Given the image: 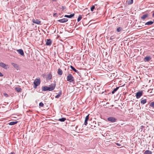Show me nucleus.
Segmentation results:
<instances>
[{"label": "nucleus", "instance_id": "nucleus-1", "mask_svg": "<svg viewBox=\"0 0 154 154\" xmlns=\"http://www.w3.org/2000/svg\"><path fill=\"white\" fill-rule=\"evenodd\" d=\"M67 81L70 82H72L74 81V79L72 74H68L66 78Z\"/></svg>", "mask_w": 154, "mask_h": 154}, {"label": "nucleus", "instance_id": "nucleus-2", "mask_svg": "<svg viewBox=\"0 0 154 154\" xmlns=\"http://www.w3.org/2000/svg\"><path fill=\"white\" fill-rule=\"evenodd\" d=\"M41 82V80L40 79H36L34 80V85L33 88H36L37 86L39 85Z\"/></svg>", "mask_w": 154, "mask_h": 154}, {"label": "nucleus", "instance_id": "nucleus-3", "mask_svg": "<svg viewBox=\"0 0 154 154\" xmlns=\"http://www.w3.org/2000/svg\"><path fill=\"white\" fill-rule=\"evenodd\" d=\"M143 92L142 91L137 92L136 95V97L137 99L139 98L143 95Z\"/></svg>", "mask_w": 154, "mask_h": 154}, {"label": "nucleus", "instance_id": "nucleus-4", "mask_svg": "<svg viewBox=\"0 0 154 154\" xmlns=\"http://www.w3.org/2000/svg\"><path fill=\"white\" fill-rule=\"evenodd\" d=\"M107 120L111 122H116L117 119L113 117H110L107 118Z\"/></svg>", "mask_w": 154, "mask_h": 154}, {"label": "nucleus", "instance_id": "nucleus-5", "mask_svg": "<svg viewBox=\"0 0 154 154\" xmlns=\"http://www.w3.org/2000/svg\"><path fill=\"white\" fill-rule=\"evenodd\" d=\"M0 66L5 69H7L9 68V67L8 65H6L2 62H0Z\"/></svg>", "mask_w": 154, "mask_h": 154}, {"label": "nucleus", "instance_id": "nucleus-6", "mask_svg": "<svg viewBox=\"0 0 154 154\" xmlns=\"http://www.w3.org/2000/svg\"><path fill=\"white\" fill-rule=\"evenodd\" d=\"M56 85V84L55 83L49 85V86H48L49 88V91L53 90L55 88Z\"/></svg>", "mask_w": 154, "mask_h": 154}, {"label": "nucleus", "instance_id": "nucleus-7", "mask_svg": "<svg viewBox=\"0 0 154 154\" xmlns=\"http://www.w3.org/2000/svg\"><path fill=\"white\" fill-rule=\"evenodd\" d=\"M152 59L151 57L150 56H147L144 57L143 60L145 62L149 61Z\"/></svg>", "mask_w": 154, "mask_h": 154}, {"label": "nucleus", "instance_id": "nucleus-8", "mask_svg": "<svg viewBox=\"0 0 154 154\" xmlns=\"http://www.w3.org/2000/svg\"><path fill=\"white\" fill-rule=\"evenodd\" d=\"M68 20L66 18H64L58 20L57 21L60 23H64L68 21Z\"/></svg>", "mask_w": 154, "mask_h": 154}, {"label": "nucleus", "instance_id": "nucleus-9", "mask_svg": "<svg viewBox=\"0 0 154 154\" xmlns=\"http://www.w3.org/2000/svg\"><path fill=\"white\" fill-rule=\"evenodd\" d=\"M32 22L33 23L38 24H39L41 22V21L36 19H33L32 20Z\"/></svg>", "mask_w": 154, "mask_h": 154}, {"label": "nucleus", "instance_id": "nucleus-10", "mask_svg": "<svg viewBox=\"0 0 154 154\" xmlns=\"http://www.w3.org/2000/svg\"><path fill=\"white\" fill-rule=\"evenodd\" d=\"M149 16V14H146L144 15H143L142 17H141V19L144 20L146 18L148 17Z\"/></svg>", "mask_w": 154, "mask_h": 154}, {"label": "nucleus", "instance_id": "nucleus-11", "mask_svg": "<svg viewBox=\"0 0 154 154\" xmlns=\"http://www.w3.org/2000/svg\"><path fill=\"white\" fill-rule=\"evenodd\" d=\"M52 44V41L51 39H47V41L46 42V45H47L50 46Z\"/></svg>", "mask_w": 154, "mask_h": 154}, {"label": "nucleus", "instance_id": "nucleus-12", "mask_svg": "<svg viewBox=\"0 0 154 154\" xmlns=\"http://www.w3.org/2000/svg\"><path fill=\"white\" fill-rule=\"evenodd\" d=\"M17 51L21 55L23 56L24 55V53L23 50L22 49H19L17 50Z\"/></svg>", "mask_w": 154, "mask_h": 154}, {"label": "nucleus", "instance_id": "nucleus-13", "mask_svg": "<svg viewBox=\"0 0 154 154\" xmlns=\"http://www.w3.org/2000/svg\"><path fill=\"white\" fill-rule=\"evenodd\" d=\"M42 90L43 91H49V89L48 86H43L42 87Z\"/></svg>", "mask_w": 154, "mask_h": 154}, {"label": "nucleus", "instance_id": "nucleus-14", "mask_svg": "<svg viewBox=\"0 0 154 154\" xmlns=\"http://www.w3.org/2000/svg\"><path fill=\"white\" fill-rule=\"evenodd\" d=\"M75 15V14L73 13L72 14H71L70 15H64V17H65L68 18H72Z\"/></svg>", "mask_w": 154, "mask_h": 154}, {"label": "nucleus", "instance_id": "nucleus-15", "mask_svg": "<svg viewBox=\"0 0 154 154\" xmlns=\"http://www.w3.org/2000/svg\"><path fill=\"white\" fill-rule=\"evenodd\" d=\"M149 107L150 108H154V101L150 102L149 103Z\"/></svg>", "mask_w": 154, "mask_h": 154}, {"label": "nucleus", "instance_id": "nucleus-16", "mask_svg": "<svg viewBox=\"0 0 154 154\" xmlns=\"http://www.w3.org/2000/svg\"><path fill=\"white\" fill-rule=\"evenodd\" d=\"M142 98L140 100V103L142 105L145 104L146 102V99H143Z\"/></svg>", "mask_w": 154, "mask_h": 154}, {"label": "nucleus", "instance_id": "nucleus-17", "mask_svg": "<svg viewBox=\"0 0 154 154\" xmlns=\"http://www.w3.org/2000/svg\"><path fill=\"white\" fill-rule=\"evenodd\" d=\"M18 122L17 121L11 122H10V123H9L8 124L9 125H14L17 124Z\"/></svg>", "mask_w": 154, "mask_h": 154}, {"label": "nucleus", "instance_id": "nucleus-18", "mask_svg": "<svg viewBox=\"0 0 154 154\" xmlns=\"http://www.w3.org/2000/svg\"><path fill=\"white\" fill-rule=\"evenodd\" d=\"M57 73L59 75H61L63 74L62 70L60 68H59L57 70Z\"/></svg>", "mask_w": 154, "mask_h": 154}, {"label": "nucleus", "instance_id": "nucleus-19", "mask_svg": "<svg viewBox=\"0 0 154 154\" xmlns=\"http://www.w3.org/2000/svg\"><path fill=\"white\" fill-rule=\"evenodd\" d=\"M62 94V91L60 90L59 92V93L57 95L55 96V98H58Z\"/></svg>", "mask_w": 154, "mask_h": 154}, {"label": "nucleus", "instance_id": "nucleus-20", "mask_svg": "<svg viewBox=\"0 0 154 154\" xmlns=\"http://www.w3.org/2000/svg\"><path fill=\"white\" fill-rule=\"evenodd\" d=\"M11 64L16 69H18L19 67L18 65L17 64L14 63H12Z\"/></svg>", "mask_w": 154, "mask_h": 154}, {"label": "nucleus", "instance_id": "nucleus-21", "mask_svg": "<svg viewBox=\"0 0 154 154\" xmlns=\"http://www.w3.org/2000/svg\"><path fill=\"white\" fill-rule=\"evenodd\" d=\"M52 78V75L51 73H50L48 75L47 79L48 80H50Z\"/></svg>", "mask_w": 154, "mask_h": 154}, {"label": "nucleus", "instance_id": "nucleus-22", "mask_svg": "<svg viewBox=\"0 0 154 154\" xmlns=\"http://www.w3.org/2000/svg\"><path fill=\"white\" fill-rule=\"evenodd\" d=\"M154 22L152 21H149L145 23V25H151L153 24Z\"/></svg>", "mask_w": 154, "mask_h": 154}, {"label": "nucleus", "instance_id": "nucleus-23", "mask_svg": "<svg viewBox=\"0 0 154 154\" xmlns=\"http://www.w3.org/2000/svg\"><path fill=\"white\" fill-rule=\"evenodd\" d=\"M127 2L128 5H131L133 3V0H127Z\"/></svg>", "mask_w": 154, "mask_h": 154}, {"label": "nucleus", "instance_id": "nucleus-24", "mask_svg": "<svg viewBox=\"0 0 154 154\" xmlns=\"http://www.w3.org/2000/svg\"><path fill=\"white\" fill-rule=\"evenodd\" d=\"M120 87H116V88H115L112 92V93L113 94L115 93V92L119 89V88Z\"/></svg>", "mask_w": 154, "mask_h": 154}, {"label": "nucleus", "instance_id": "nucleus-25", "mask_svg": "<svg viewBox=\"0 0 154 154\" xmlns=\"http://www.w3.org/2000/svg\"><path fill=\"white\" fill-rule=\"evenodd\" d=\"M144 154H152V152L150 151L146 150L144 152Z\"/></svg>", "mask_w": 154, "mask_h": 154}, {"label": "nucleus", "instance_id": "nucleus-26", "mask_svg": "<svg viewBox=\"0 0 154 154\" xmlns=\"http://www.w3.org/2000/svg\"><path fill=\"white\" fill-rule=\"evenodd\" d=\"M66 120V119L65 118H60L58 120L60 122H64Z\"/></svg>", "mask_w": 154, "mask_h": 154}, {"label": "nucleus", "instance_id": "nucleus-27", "mask_svg": "<svg viewBox=\"0 0 154 154\" xmlns=\"http://www.w3.org/2000/svg\"><path fill=\"white\" fill-rule=\"evenodd\" d=\"M70 68L75 72H78V71L76 69H75L72 66H70Z\"/></svg>", "mask_w": 154, "mask_h": 154}, {"label": "nucleus", "instance_id": "nucleus-28", "mask_svg": "<svg viewBox=\"0 0 154 154\" xmlns=\"http://www.w3.org/2000/svg\"><path fill=\"white\" fill-rule=\"evenodd\" d=\"M82 15H80L78 17V18L77 21L78 22H79L82 19Z\"/></svg>", "mask_w": 154, "mask_h": 154}, {"label": "nucleus", "instance_id": "nucleus-29", "mask_svg": "<svg viewBox=\"0 0 154 154\" xmlns=\"http://www.w3.org/2000/svg\"><path fill=\"white\" fill-rule=\"evenodd\" d=\"M15 89L18 92H20L21 91V89L20 88H15Z\"/></svg>", "mask_w": 154, "mask_h": 154}, {"label": "nucleus", "instance_id": "nucleus-30", "mask_svg": "<svg viewBox=\"0 0 154 154\" xmlns=\"http://www.w3.org/2000/svg\"><path fill=\"white\" fill-rule=\"evenodd\" d=\"M115 38H116V37L115 36H114V35H112L110 37V38H109V40H112L114 39Z\"/></svg>", "mask_w": 154, "mask_h": 154}, {"label": "nucleus", "instance_id": "nucleus-31", "mask_svg": "<svg viewBox=\"0 0 154 154\" xmlns=\"http://www.w3.org/2000/svg\"><path fill=\"white\" fill-rule=\"evenodd\" d=\"M95 8V7L94 5H93L91 8V11H93V10Z\"/></svg>", "mask_w": 154, "mask_h": 154}, {"label": "nucleus", "instance_id": "nucleus-32", "mask_svg": "<svg viewBox=\"0 0 154 154\" xmlns=\"http://www.w3.org/2000/svg\"><path fill=\"white\" fill-rule=\"evenodd\" d=\"M122 29V28L120 27H118L117 29V31L118 32H120L121 31Z\"/></svg>", "mask_w": 154, "mask_h": 154}, {"label": "nucleus", "instance_id": "nucleus-33", "mask_svg": "<svg viewBox=\"0 0 154 154\" xmlns=\"http://www.w3.org/2000/svg\"><path fill=\"white\" fill-rule=\"evenodd\" d=\"M39 106L40 107H43L44 106V104L42 102H40L39 103Z\"/></svg>", "mask_w": 154, "mask_h": 154}, {"label": "nucleus", "instance_id": "nucleus-34", "mask_svg": "<svg viewBox=\"0 0 154 154\" xmlns=\"http://www.w3.org/2000/svg\"><path fill=\"white\" fill-rule=\"evenodd\" d=\"M89 114H88L87 116H86L85 117V120H88H88L89 118Z\"/></svg>", "mask_w": 154, "mask_h": 154}, {"label": "nucleus", "instance_id": "nucleus-35", "mask_svg": "<svg viewBox=\"0 0 154 154\" xmlns=\"http://www.w3.org/2000/svg\"><path fill=\"white\" fill-rule=\"evenodd\" d=\"M88 120H85V122H84V125H86L88 124Z\"/></svg>", "mask_w": 154, "mask_h": 154}, {"label": "nucleus", "instance_id": "nucleus-36", "mask_svg": "<svg viewBox=\"0 0 154 154\" xmlns=\"http://www.w3.org/2000/svg\"><path fill=\"white\" fill-rule=\"evenodd\" d=\"M4 95L5 96H6V97H7L8 96V95L6 93H4Z\"/></svg>", "mask_w": 154, "mask_h": 154}, {"label": "nucleus", "instance_id": "nucleus-37", "mask_svg": "<svg viewBox=\"0 0 154 154\" xmlns=\"http://www.w3.org/2000/svg\"><path fill=\"white\" fill-rule=\"evenodd\" d=\"M152 17H154V10L152 12Z\"/></svg>", "mask_w": 154, "mask_h": 154}, {"label": "nucleus", "instance_id": "nucleus-38", "mask_svg": "<svg viewBox=\"0 0 154 154\" xmlns=\"http://www.w3.org/2000/svg\"><path fill=\"white\" fill-rule=\"evenodd\" d=\"M3 76V74L0 72V76Z\"/></svg>", "mask_w": 154, "mask_h": 154}, {"label": "nucleus", "instance_id": "nucleus-39", "mask_svg": "<svg viewBox=\"0 0 154 154\" xmlns=\"http://www.w3.org/2000/svg\"><path fill=\"white\" fill-rule=\"evenodd\" d=\"M57 14V13H55L54 14H53V16L54 17H55V16H56V15Z\"/></svg>", "mask_w": 154, "mask_h": 154}, {"label": "nucleus", "instance_id": "nucleus-40", "mask_svg": "<svg viewBox=\"0 0 154 154\" xmlns=\"http://www.w3.org/2000/svg\"><path fill=\"white\" fill-rule=\"evenodd\" d=\"M8 154H15V153L14 152H12Z\"/></svg>", "mask_w": 154, "mask_h": 154}, {"label": "nucleus", "instance_id": "nucleus-41", "mask_svg": "<svg viewBox=\"0 0 154 154\" xmlns=\"http://www.w3.org/2000/svg\"><path fill=\"white\" fill-rule=\"evenodd\" d=\"M62 10H64L65 9V7L64 6H62Z\"/></svg>", "mask_w": 154, "mask_h": 154}, {"label": "nucleus", "instance_id": "nucleus-42", "mask_svg": "<svg viewBox=\"0 0 154 154\" xmlns=\"http://www.w3.org/2000/svg\"><path fill=\"white\" fill-rule=\"evenodd\" d=\"M117 145L119 146H120V144H119V143H117Z\"/></svg>", "mask_w": 154, "mask_h": 154}]
</instances>
